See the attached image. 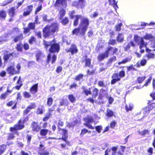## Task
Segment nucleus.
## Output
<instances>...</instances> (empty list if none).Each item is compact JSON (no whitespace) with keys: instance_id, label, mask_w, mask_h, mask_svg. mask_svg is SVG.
Wrapping results in <instances>:
<instances>
[{"instance_id":"60","label":"nucleus","mask_w":155,"mask_h":155,"mask_svg":"<svg viewBox=\"0 0 155 155\" xmlns=\"http://www.w3.org/2000/svg\"><path fill=\"white\" fill-rule=\"evenodd\" d=\"M122 25V23L116 25L115 26V31H120L121 30V27Z\"/></svg>"},{"instance_id":"4","label":"nucleus","mask_w":155,"mask_h":155,"mask_svg":"<svg viewBox=\"0 0 155 155\" xmlns=\"http://www.w3.org/2000/svg\"><path fill=\"white\" fill-rule=\"evenodd\" d=\"M108 93L106 90L101 88L100 90V93L97 99L100 101L101 103H104V98H108V101L109 104H111L114 101V98L111 96L108 97Z\"/></svg>"},{"instance_id":"33","label":"nucleus","mask_w":155,"mask_h":155,"mask_svg":"<svg viewBox=\"0 0 155 155\" xmlns=\"http://www.w3.org/2000/svg\"><path fill=\"white\" fill-rule=\"evenodd\" d=\"M138 133L140 135L145 136L146 135L149 134L150 131L147 129H144L142 131H139Z\"/></svg>"},{"instance_id":"46","label":"nucleus","mask_w":155,"mask_h":155,"mask_svg":"<svg viewBox=\"0 0 155 155\" xmlns=\"http://www.w3.org/2000/svg\"><path fill=\"white\" fill-rule=\"evenodd\" d=\"M127 72H128L130 71H137V70L136 69L133 64H131L129 66H127Z\"/></svg>"},{"instance_id":"45","label":"nucleus","mask_w":155,"mask_h":155,"mask_svg":"<svg viewBox=\"0 0 155 155\" xmlns=\"http://www.w3.org/2000/svg\"><path fill=\"white\" fill-rule=\"evenodd\" d=\"M80 28L78 27L74 28L72 31V35H78L80 32ZM80 35H81L80 34Z\"/></svg>"},{"instance_id":"14","label":"nucleus","mask_w":155,"mask_h":155,"mask_svg":"<svg viewBox=\"0 0 155 155\" xmlns=\"http://www.w3.org/2000/svg\"><path fill=\"white\" fill-rule=\"evenodd\" d=\"M109 49H107L105 51L104 53L100 54L97 57V59L99 61H101L104 59L107 58L108 57V52Z\"/></svg>"},{"instance_id":"41","label":"nucleus","mask_w":155,"mask_h":155,"mask_svg":"<svg viewBox=\"0 0 155 155\" xmlns=\"http://www.w3.org/2000/svg\"><path fill=\"white\" fill-rule=\"evenodd\" d=\"M99 90L96 88H94L92 91V97L93 98H95L98 95Z\"/></svg>"},{"instance_id":"31","label":"nucleus","mask_w":155,"mask_h":155,"mask_svg":"<svg viewBox=\"0 0 155 155\" xmlns=\"http://www.w3.org/2000/svg\"><path fill=\"white\" fill-rule=\"evenodd\" d=\"M45 110L44 107L41 105L40 107H38L37 109L36 114L37 115L41 114L44 112Z\"/></svg>"},{"instance_id":"54","label":"nucleus","mask_w":155,"mask_h":155,"mask_svg":"<svg viewBox=\"0 0 155 155\" xmlns=\"http://www.w3.org/2000/svg\"><path fill=\"white\" fill-rule=\"evenodd\" d=\"M15 48L18 51L21 52L22 51V46L21 43L17 44Z\"/></svg>"},{"instance_id":"52","label":"nucleus","mask_w":155,"mask_h":155,"mask_svg":"<svg viewBox=\"0 0 155 155\" xmlns=\"http://www.w3.org/2000/svg\"><path fill=\"white\" fill-rule=\"evenodd\" d=\"M28 27L31 29L35 30V23L30 22L28 24Z\"/></svg>"},{"instance_id":"16","label":"nucleus","mask_w":155,"mask_h":155,"mask_svg":"<svg viewBox=\"0 0 155 155\" xmlns=\"http://www.w3.org/2000/svg\"><path fill=\"white\" fill-rule=\"evenodd\" d=\"M138 44H139V48L140 50V52L141 53H142L144 52V51L143 49H142V48L144 47H147V44L146 43H145L143 39V38L142 37L140 38V43Z\"/></svg>"},{"instance_id":"20","label":"nucleus","mask_w":155,"mask_h":155,"mask_svg":"<svg viewBox=\"0 0 155 155\" xmlns=\"http://www.w3.org/2000/svg\"><path fill=\"white\" fill-rule=\"evenodd\" d=\"M6 54H4L3 57V59L4 60V62H7L8 61L10 57V56H12L13 55V52L10 53L8 54V51H5Z\"/></svg>"},{"instance_id":"39","label":"nucleus","mask_w":155,"mask_h":155,"mask_svg":"<svg viewBox=\"0 0 155 155\" xmlns=\"http://www.w3.org/2000/svg\"><path fill=\"white\" fill-rule=\"evenodd\" d=\"M69 104V101L67 99H62L61 101L60 102L59 105L61 106L64 105L68 106Z\"/></svg>"},{"instance_id":"10","label":"nucleus","mask_w":155,"mask_h":155,"mask_svg":"<svg viewBox=\"0 0 155 155\" xmlns=\"http://www.w3.org/2000/svg\"><path fill=\"white\" fill-rule=\"evenodd\" d=\"M33 8L32 5H30L27 6L24 9L23 13V17H26L29 15L32 12Z\"/></svg>"},{"instance_id":"12","label":"nucleus","mask_w":155,"mask_h":155,"mask_svg":"<svg viewBox=\"0 0 155 155\" xmlns=\"http://www.w3.org/2000/svg\"><path fill=\"white\" fill-rule=\"evenodd\" d=\"M31 127L33 132H39L41 128V127L38 122L35 121H33L31 123Z\"/></svg>"},{"instance_id":"47","label":"nucleus","mask_w":155,"mask_h":155,"mask_svg":"<svg viewBox=\"0 0 155 155\" xmlns=\"http://www.w3.org/2000/svg\"><path fill=\"white\" fill-rule=\"evenodd\" d=\"M106 111V115L107 116L109 117H111L114 115L113 111L109 109H107Z\"/></svg>"},{"instance_id":"38","label":"nucleus","mask_w":155,"mask_h":155,"mask_svg":"<svg viewBox=\"0 0 155 155\" xmlns=\"http://www.w3.org/2000/svg\"><path fill=\"white\" fill-rule=\"evenodd\" d=\"M68 136L67 135H64V136H62V137L60 138V139L62 140L63 141H64L66 144L68 146H70V142L68 140Z\"/></svg>"},{"instance_id":"13","label":"nucleus","mask_w":155,"mask_h":155,"mask_svg":"<svg viewBox=\"0 0 155 155\" xmlns=\"http://www.w3.org/2000/svg\"><path fill=\"white\" fill-rule=\"evenodd\" d=\"M67 52L71 53V55H73L76 54L78 51L76 45L74 44H72L71 45L69 49L66 50Z\"/></svg>"},{"instance_id":"25","label":"nucleus","mask_w":155,"mask_h":155,"mask_svg":"<svg viewBox=\"0 0 155 155\" xmlns=\"http://www.w3.org/2000/svg\"><path fill=\"white\" fill-rule=\"evenodd\" d=\"M7 16L6 12L3 9L0 10V20H5Z\"/></svg>"},{"instance_id":"35","label":"nucleus","mask_w":155,"mask_h":155,"mask_svg":"<svg viewBox=\"0 0 155 155\" xmlns=\"http://www.w3.org/2000/svg\"><path fill=\"white\" fill-rule=\"evenodd\" d=\"M134 107L133 104L130 103L128 104H126L125 106V108L126 112H127L129 111H131L132 110Z\"/></svg>"},{"instance_id":"58","label":"nucleus","mask_w":155,"mask_h":155,"mask_svg":"<svg viewBox=\"0 0 155 155\" xmlns=\"http://www.w3.org/2000/svg\"><path fill=\"white\" fill-rule=\"evenodd\" d=\"M144 38L146 40L154 39L155 38L150 34H146Z\"/></svg>"},{"instance_id":"15","label":"nucleus","mask_w":155,"mask_h":155,"mask_svg":"<svg viewBox=\"0 0 155 155\" xmlns=\"http://www.w3.org/2000/svg\"><path fill=\"white\" fill-rule=\"evenodd\" d=\"M6 70L8 73L10 75L18 74L19 71H16L14 65H11L8 67L7 68Z\"/></svg>"},{"instance_id":"28","label":"nucleus","mask_w":155,"mask_h":155,"mask_svg":"<svg viewBox=\"0 0 155 155\" xmlns=\"http://www.w3.org/2000/svg\"><path fill=\"white\" fill-rule=\"evenodd\" d=\"M82 88L83 92L86 96H88L89 94H91V88H89L88 89H87V86H83Z\"/></svg>"},{"instance_id":"59","label":"nucleus","mask_w":155,"mask_h":155,"mask_svg":"<svg viewBox=\"0 0 155 155\" xmlns=\"http://www.w3.org/2000/svg\"><path fill=\"white\" fill-rule=\"evenodd\" d=\"M84 75L82 74H80L76 76L74 78L75 80L77 81H79L83 78Z\"/></svg>"},{"instance_id":"50","label":"nucleus","mask_w":155,"mask_h":155,"mask_svg":"<svg viewBox=\"0 0 155 155\" xmlns=\"http://www.w3.org/2000/svg\"><path fill=\"white\" fill-rule=\"evenodd\" d=\"M78 123V120H75L70 123H69L68 124V126L69 127H73L76 125Z\"/></svg>"},{"instance_id":"6","label":"nucleus","mask_w":155,"mask_h":155,"mask_svg":"<svg viewBox=\"0 0 155 155\" xmlns=\"http://www.w3.org/2000/svg\"><path fill=\"white\" fill-rule=\"evenodd\" d=\"M125 76V72L123 70L120 71L119 73H114L111 76V84H114L116 82L120 81L121 78L124 77Z\"/></svg>"},{"instance_id":"1","label":"nucleus","mask_w":155,"mask_h":155,"mask_svg":"<svg viewBox=\"0 0 155 155\" xmlns=\"http://www.w3.org/2000/svg\"><path fill=\"white\" fill-rule=\"evenodd\" d=\"M59 29V24L57 22H54L50 25L45 26L43 29V36L45 38L49 37L57 32Z\"/></svg>"},{"instance_id":"48","label":"nucleus","mask_w":155,"mask_h":155,"mask_svg":"<svg viewBox=\"0 0 155 155\" xmlns=\"http://www.w3.org/2000/svg\"><path fill=\"white\" fill-rule=\"evenodd\" d=\"M121 150H119L117 153L119 155H123L124 154V150L126 148L125 146H120Z\"/></svg>"},{"instance_id":"32","label":"nucleus","mask_w":155,"mask_h":155,"mask_svg":"<svg viewBox=\"0 0 155 155\" xmlns=\"http://www.w3.org/2000/svg\"><path fill=\"white\" fill-rule=\"evenodd\" d=\"M11 132L8 134L7 137V140H11L15 138V134H16L14 131H10Z\"/></svg>"},{"instance_id":"24","label":"nucleus","mask_w":155,"mask_h":155,"mask_svg":"<svg viewBox=\"0 0 155 155\" xmlns=\"http://www.w3.org/2000/svg\"><path fill=\"white\" fill-rule=\"evenodd\" d=\"M124 37L122 33H118L116 37V41L118 43H121L124 41Z\"/></svg>"},{"instance_id":"43","label":"nucleus","mask_w":155,"mask_h":155,"mask_svg":"<svg viewBox=\"0 0 155 155\" xmlns=\"http://www.w3.org/2000/svg\"><path fill=\"white\" fill-rule=\"evenodd\" d=\"M36 39L35 36H31L28 39V42L30 44L32 45L34 43H36Z\"/></svg>"},{"instance_id":"23","label":"nucleus","mask_w":155,"mask_h":155,"mask_svg":"<svg viewBox=\"0 0 155 155\" xmlns=\"http://www.w3.org/2000/svg\"><path fill=\"white\" fill-rule=\"evenodd\" d=\"M135 46L136 44L134 42L132 41H131L125 47L124 50L125 51H127L130 50L131 47L135 48Z\"/></svg>"},{"instance_id":"63","label":"nucleus","mask_w":155,"mask_h":155,"mask_svg":"<svg viewBox=\"0 0 155 155\" xmlns=\"http://www.w3.org/2000/svg\"><path fill=\"white\" fill-rule=\"evenodd\" d=\"M97 85L100 87H105L104 81H99L97 82Z\"/></svg>"},{"instance_id":"8","label":"nucleus","mask_w":155,"mask_h":155,"mask_svg":"<svg viewBox=\"0 0 155 155\" xmlns=\"http://www.w3.org/2000/svg\"><path fill=\"white\" fill-rule=\"evenodd\" d=\"M84 59L82 61V62L84 63V66L85 67L93 68V66L91 64V58H88L87 55L85 54L83 56Z\"/></svg>"},{"instance_id":"57","label":"nucleus","mask_w":155,"mask_h":155,"mask_svg":"<svg viewBox=\"0 0 155 155\" xmlns=\"http://www.w3.org/2000/svg\"><path fill=\"white\" fill-rule=\"evenodd\" d=\"M152 78V76H149V78L146 81L144 85L143 86V87L145 86L147 87L148 86V84L150 83L151 81Z\"/></svg>"},{"instance_id":"53","label":"nucleus","mask_w":155,"mask_h":155,"mask_svg":"<svg viewBox=\"0 0 155 155\" xmlns=\"http://www.w3.org/2000/svg\"><path fill=\"white\" fill-rule=\"evenodd\" d=\"M53 102V99L51 97H49L47 99V104L48 107H50Z\"/></svg>"},{"instance_id":"22","label":"nucleus","mask_w":155,"mask_h":155,"mask_svg":"<svg viewBox=\"0 0 155 155\" xmlns=\"http://www.w3.org/2000/svg\"><path fill=\"white\" fill-rule=\"evenodd\" d=\"M38 83L35 84L30 87L29 91L32 94H35L38 91Z\"/></svg>"},{"instance_id":"61","label":"nucleus","mask_w":155,"mask_h":155,"mask_svg":"<svg viewBox=\"0 0 155 155\" xmlns=\"http://www.w3.org/2000/svg\"><path fill=\"white\" fill-rule=\"evenodd\" d=\"M55 106V105H53L51 108H50L48 110V112L47 113L50 116L52 115V112L54 110L55 108L54 107Z\"/></svg>"},{"instance_id":"26","label":"nucleus","mask_w":155,"mask_h":155,"mask_svg":"<svg viewBox=\"0 0 155 155\" xmlns=\"http://www.w3.org/2000/svg\"><path fill=\"white\" fill-rule=\"evenodd\" d=\"M23 38V36L22 33H20L19 35L16 36L13 38V41L15 43H16L18 41H20Z\"/></svg>"},{"instance_id":"27","label":"nucleus","mask_w":155,"mask_h":155,"mask_svg":"<svg viewBox=\"0 0 155 155\" xmlns=\"http://www.w3.org/2000/svg\"><path fill=\"white\" fill-rule=\"evenodd\" d=\"M13 104L14 105L12 107V109L14 110L16 109L17 107V102H15V101H11L6 103V106L8 107H11L12 106Z\"/></svg>"},{"instance_id":"51","label":"nucleus","mask_w":155,"mask_h":155,"mask_svg":"<svg viewBox=\"0 0 155 155\" xmlns=\"http://www.w3.org/2000/svg\"><path fill=\"white\" fill-rule=\"evenodd\" d=\"M68 98L71 102L74 103L76 101V98L73 94H70L68 95Z\"/></svg>"},{"instance_id":"3","label":"nucleus","mask_w":155,"mask_h":155,"mask_svg":"<svg viewBox=\"0 0 155 155\" xmlns=\"http://www.w3.org/2000/svg\"><path fill=\"white\" fill-rule=\"evenodd\" d=\"M29 120V117L27 116L23 118V120L20 119L18 121L16 124H15L13 127H10L9 130L10 131H14L16 134L18 135L19 133L17 131L21 130L25 127V124Z\"/></svg>"},{"instance_id":"64","label":"nucleus","mask_w":155,"mask_h":155,"mask_svg":"<svg viewBox=\"0 0 155 155\" xmlns=\"http://www.w3.org/2000/svg\"><path fill=\"white\" fill-rule=\"evenodd\" d=\"M42 8L41 5H38L35 9V14H37L39 12L41 11Z\"/></svg>"},{"instance_id":"49","label":"nucleus","mask_w":155,"mask_h":155,"mask_svg":"<svg viewBox=\"0 0 155 155\" xmlns=\"http://www.w3.org/2000/svg\"><path fill=\"white\" fill-rule=\"evenodd\" d=\"M116 40L115 39H110L108 42V44L109 45L114 46L116 44Z\"/></svg>"},{"instance_id":"62","label":"nucleus","mask_w":155,"mask_h":155,"mask_svg":"<svg viewBox=\"0 0 155 155\" xmlns=\"http://www.w3.org/2000/svg\"><path fill=\"white\" fill-rule=\"evenodd\" d=\"M140 36L137 35H134V40L136 43H137L140 40Z\"/></svg>"},{"instance_id":"18","label":"nucleus","mask_w":155,"mask_h":155,"mask_svg":"<svg viewBox=\"0 0 155 155\" xmlns=\"http://www.w3.org/2000/svg\"><path fill=\"white\" fill-rule=\"evenodd\" d=\"M109 49V51L108 52V54L109 55V53H111L112 54H117L118 52V49L116 48L115 47H113L111 46H108L107 49Z\"/></svg>"},{"instance_id":"55","label":"nucleus","mask_w":155,"mask_h":155,"mask_svg":"<svg viewBox=\"0 0 155 155\" xmlns=\"http://www.w3.org/2000/svg\"><path fill=\"white\" fill-rule=\"evenodd\" d=\"M64 125V123L61 120H58L57 126L58 130H61V127H63Z\"/></svg>"},{"instance_id":"19","label":"nucleus","mask_w":155,"mask_h":155,"mask_svg":"<svg viewBox=\"0 0 155 155\" xmlns=\"http://www.w3.org/2000/svg\"><path fill=\"white\" fill-rule=\"evenodd\" d=\"M83 18L81 15H74V20L73 25L74 26H76L78 24L79 19H81Z\"/></svg>"},{"instance_id":"56","label":"nucleus","mask_w":155,"mask_h":155,"mask_svg":"<svg viewBox=\"0 0 155 155\" xmlns=\"http://www.w3.org/2000/svg\"><path fill=\"white\" fill-rule=\"evenodd\" d=\"M8 94H7L5 92L1 94L0 95V99L1 100L5 99L8 96Z\"/></svg>"},{"instance_id":"11","label":"nucleus","mask_w":155,"mask_h":155,"mask_svg":"<svg viewBox=\"0 0 155 155\" xmlns=\"http://www.w3.org/2000/svg\"><path fill=\"white\" fill-rule=\"evenodd\" d=\"M61 6L66 8L67 6V0H56L54 6L55 7H59Z\"/></svg>"},{"instance_id":"36","label":"nucleus","mask_w":155,"mask_h":155,"mask_svg":"<svg viewBox=\"0 0 155 155\" xmlns=\"http://www.w3.org/2000/svg\"><path fill=\"white\" fill-rule=\"evenodd\" d=\"M7 149L6 145L5 144H2L0 145V155L4 153Z\"/></svg>"},{"instance_id":"29","label":"nucleus","mask_w":155,"mask_h":155,"mask_svg":"<svg viewBox=\"0 0 155 155\" xmlns=\"http://www.w3.org/2000/svg\"><path fill=\"white\" fill-rule=\"evenodd\" d=\"M10 17H14L15 15V9L14 7L11 8L8 11Z\"/></svg>"},{"instance_id":"34","label":"nucleus","mask_w":155,"mask_h":155,"mask_svg":"<svg viewBox=\"0 0 155 155\" xmlns=\"http://www.w3.org/2000/svg\"><path fill=\"white\" fill-rule=\"evenodd\" d=\"M60 19L61 20V23L63 25H67L69 23V18L67 17H65L64 18H62Z\"/></svg>"},{"instance_id":"2","label":"nucleus","mask_w":155,"mask_h":155,"mask_svg":"<svg viewBox=\"0 0 155 155\" xmlns=\"http://www.w3.org/2000/svg\"><path fill=\"white\" fill-rule=\"evenodd\" d=\"M43 45L46 49L48 47V51L50 53H58L60 49L59 43H57L55 39H54L49 41L44 40L43 41Z\"/></svg>"},{"instance_id":"37","label":"nucleus","mask_w":155,"mask_h":155,"mask_svg":"<svg viewBox=\"0 0 155 155\" xmlns=\"http://www.w3.org/2000/svg\"><path fill=\"white\" fill-rule=\"evenodd\" d=\"M108 2L109 5H112L115 10L118 8L117 2H116L115 0H108Z\"/></svg>"},{"instance_id":"40","label":"nucleus","mask_w":155,"mask_h":155,"mask_svg":"<svg viewBox=\"0 0 155 155\" xmlns=\"http://www.w3.org/2000/svg\"><path fill=\"white\" fill-rule=\"evenodd\" d=\"M66 11L64 8H61L59 11V19H61L65 15Z\"/></svg>"},{"instance_id":"9","label":"nucleus","mask_w":155,"mask_h":155,"mask_svg":"<svg viewBox=\"0 0 155 155\" xmlns=\"http://www.w3.org/2000/svg\"><path fill=\"white\" fill-rule=\"evenodd\" d=\"M86 123L84 124V125L88 128L93 130L94 127L91 125L89 124L92 123L93 122V119L92 117H86L84 119Z\"/></svg>"},{"instance_id":"7","label":"nucleus","mask_w":155,"mask_h":155,"mask_svg":"<svg viewBox=\"0 0 155 155\" xmlns=\"http://www.w3.org/2000/svg\"><path fill=\"white\" fill-rule=\"evenodd\" d=\"M85 0H78L73 2L72 5L77 9L83 8L85 6Z\"/></svg>"},{"instance_id":"30","label":"nucleus","mask_w":155,"mask_h":155,"mask_svg":"<svg viewBox=\"0 0 155 155\" xmlns=\"http://www.w3.org/2000/svg\"><path fill=\"white\" fill-rule=\"evenodd\" d=\"M132 59V57H126L122 60L121 61L118 62V64L120 65L122 64H125L130 62Z\"/></svg>"},{"instance_id":"5","label":"nucleus","mask_w":155,"mask_h":155,"mask_svg":"<svg viewBox=\"0 0 155 155\" xmlns=\"http://www.w3.org/2000/svg\"><path fill=\"white\" fill-rule=\"evenodd\" d=\"M89 25V21L88 18L83 17L81 20L80 27L81 28V31L80 35L81 36H84Z\"/></svg>"},{"instance_id":"21","label":"nucleus","mask_w":155,"mask_h":155,"mask_svg":"<svg viewBox=\"0 0 155 155\" xmlns=\"http://www.w3.org/2000/svg\"><path fill=\"white\" fill-rule=\"evenodd\" d=\"M146 51L148 53L145 56V57H147L148 59H153L155 58V54L153 53H151V50L147 48H146Z\"/></svg>"},{"instance_id":"44","label":"nucleus","mask_w":155,"mask_h":155,"mask_svg":"<svg viewBox=\"0 0 155 155\" xmlns=\"http://www.w3.org/2000/svg\"><path fill=\"white\" fill-rule=\"evenodd\" d=\"M146 78L145 76H143L142 77H137L136 81V83L139 84L142 83L145 80Z\"/></svg>"},{"instance_id":"17","label":"nucleus","mask_w":155,"mask_h":155,"mask_svg":"<svg viewBox=\"0 0 155 155\" xmlns=\"http://www.w3.org/2000/svg\"><path fill=\"white\" fill-rule=\"evenodd\" d=\"M48 133L49 134H52L51 130L47 129H41L39 131L40 134L42 137H45L47 135Z\"/></svg>"},{"instance_id":"42","label":"nucleus","mask_w":155,"mask_h":155,"mask_svg":"<svg viewBox=\"0 0 155 155\" xmlns=\"http://www.w3.org/2000/svg\"><path fill=\"white\" fill-rule=\"evenodd\" d=\"M87 133H91V131L90 130H88L87 129L85 128L82 129L81 130V132L80 134V136L81 137H82Z\"/></svg>"}]
</instances>
